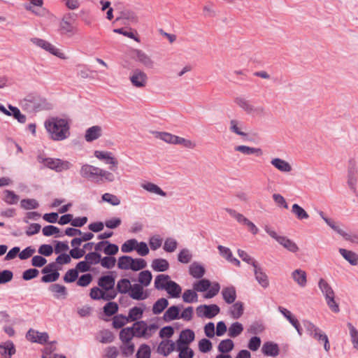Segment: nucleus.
<instances>
[{
    "label": "nucleus",
    "instance_id": "nucleus-1",
    "mask_svg": "<svg viewBox=\"0 0 358 358\" xmlns=\"http://www.w3.org/2000/svg\"><path fill=\"white\" fill-rule=\"evenodd\" d=\"M45 127L54 141H63L70 135V127L65 119L50 118L45 122Z\"/></svg>",
    "mask_w": 358,
    "mask_h": 358
},
{
    "label": "nucleus",
    "instance_id": "nucleus-2",
    "mask_svg": "<svg viewBox=\"0 0 358 358\" xmlns=\"http://www.w3.org/2000/svg\"><path fill=\"white\" fill-rule=\"evenodd\" d=\"M21 106L28 113H36L41 110H48L52 108V105L47 99L36 93L27 94L21 101Z\"/></svg>",
    "mask_w": 358,
    "mask_h": 358
},
{
    "label": "nucleus",
    "instance_id": "nucleus-3",
    "mask_svg": "<svg viewBox=\"0 0 358 358\" xmlns=\"http://www.w3.org/2000/svg\"><path fill=\"white\" fill-rule=\"evenodd\" d=\"M193 289L197 292H204L205 299H211L215 296L220 292V286L218 282L211 283L208 279L203 278L194 282L192 285Z\"/></svg>",
    "mask_w": 358,
    "mask_h": 358
},
{
    "label": "nucleus",
    "instance_id": "nucleus-4",
    "mask_svg": "<svg viewBox=\"0 0 358 358\" xmlns=\"http://www.w3.org/2000/svg\"><path fill=\"white\" fill-rule=\"evenodd\" d=\"M319 288L325 296L329 308L334 313L339 312L338 304L335 301V294L331 285L324 279L321 278L318 283Z\"/></svg>",
    "mask_w": 358,
    "mask_h": 358
},
{
    "label": "nucleus",
    "instance_id": "nucleus-5",
    "mask_svg": "<svg viewBox=\"0 0 358 358\" xmlns=\"http://www.w3.org/2000/svg\"><path fill=\"white\" fill-rule=\"evenodd\" d=\"M37 159L39 163L43 164L45 166L57 172H62L71 167V164L69 162L64 161L60 159L43 157L41 155H38Z\"/></svg>",
    "mask_w": 358,
    "mask_h": 358
},
{
    "label": "nucleus",
    "instance_id": "nucleus-6",
    "mask_svg": "<svg viewBox=\"0 0 358 358\" xmlns=\"http://www.w3.org/2000/svg\"><path fill=\"white\" fill-rule=\"evenodd\" d=\"M266 232L273 238H274L280 245L287 249L288 251L296 253L299 250V248L292 240L284 236L278 235L274 230L266 227Z\"/></svg>",
    "mask_w": 358,
    "mask_h": 358
},
{
    "label": "nucleus",
    "instance_id": "nucleus-7",
    "mask_svg": "<svg viewBox=\"0 0 358 358\" xmlns=\"http://www.w3.org/2000/svg\"><path fill=\"white\" fill-rule=\"evenodd\" d=\"M100 171L101 169L98 167L90 164H85L81 167L80 175L85 178L94 181L96 183H100L103 181V179L100 178L99 176Z\"/></svg>",
    "mask_w": 358,
    "mask_h": 358
},
{
    "label": "nucleus",
    "instance_id": "nucleus-8",
    "mask_svg": "<svg viewBox=\"0 0 358 358\" xmlns=\"http://www.w3.org/2000/svg\"><path fill=\"white\" fill-rule=\"evenodd\" d=\"M220 312V307L216 304L201 305L196 309V313L199 317L211 319Z\"/></svg>",
    "mask_w": 358,
    "mask_h": 358
},
{
    "label": "nucleus",
    "instance_id": "nucleus-9",
    "mask_svg": "<svg viewBox=\"0 0 358 358\" xmlns=\"http://www.w3.org/2000/svg\"><path fill=\"white\" fill-rule=\"evenodd\" d=\"M31 41L36 44L37 46L49 52L52 55L58 57L60 59H65L66 57L63 52L60 51L59 49L55 47L50 43L41 38H32Z\"/></svg>",
    "mask_w": 358,
    "mask_h": 358
},
{
    "label": "nucleus",
    "instance_id": "nucleus-10",
    "mask_svg": "<svg viewBox=\"0 0 358 358\" xmlns=\"http://www.w3.org/2000/svg\"><path fill=\"white\" fill-rule=\"evenodd\" d=\"M129 80L134 87L143 88L147 85L148 76L141 69H136L132 71Z\"/></svg>",
    "mask_w": 358,
    "mask_h": 358
},
{
    "label": "nucleus",
    "instance_id": "nucleus-11",
    "mask_svg": "<svg viewBox=\"0 0 358 358\" xmlns=\"http://www.w3.org/2000/svg\"><path fill=\"white\" fill-rule=\"evenodd\" d=\"M157 352L168 356L173 350L179 352V338L175 342L171 340H164L161 341L157 348Z\"/></svg>",
    "mask_w": 358,
    "mask_h": 358
},
{
    "label": "nucleus",
    "instance_id": "nucleus-12",
    "mask_svg": "<svg viewBox=\"0 0 358 358\" xmlns=\"http://www.w3.org/2000/svg\"><path fill=\"white\" fill-rule=\"evenodd\" d=\"M26 338L27 340L33 343L45 344L48 342L49 336L46 332L41 333L34 329H30L26 334Z\"/></svg>",
    "mask_w": 358,
    "mask_h": 358
},
{
    "label": "nucleus",
    "instance_id": "nucleus-13",
    "mask_svg": "<svg viewBox=\"0 0 358 358\" xmlns=\"http://www.w3.org/2000/svg\"><path fill=\"white\" fill-rule=\"evenodd\" d=\"M111 153L109 152L99 151L96 150L94 152V156L101 160H106V164H109L111 166H110V169L113 171H115L117 170V165L118 164L117 160L111 157Z\"/></svg>",
    "mask_w": 358,
    "mask_h": 358
},
{
    "label": "nucleus",
    "instance_id": "nucleus-14",
    "mask_svg": "<svg viewBox=\"0 0 358 358\" xmlns=\"http://www.w3.org/2000/svg\"><path fill=\"white\" fill-rule=\"evenodd\" d=\"M271 164L281 173H289L292 171V165L286 160L279 157L271 159Z\"/></svg>",
    "mask_w": 358,
    "mask_h": 358
},
{
    "label": "nucleus",
    "instance_id": "nucleus-15",
    "mask_svg": "<svg viewBox=\"0 0 358 358\" xmlns=\"http://www.w3.org/2000/svg\"><path fill=\"white\" fill-rule=\"evenodd\" d=\"M134 331V334L135 337L137 338H148L150 336L149 334H147L148 331V324L146 322L143 320L137 321L134 322L132 327H130Z\"/></svg>",
    "mask_w": 358,
    "mask_h": 358
},
{
    "label": "nucleus",
    "instance_id": "nucleus-16",
    "mask_svg": "<svg viewBox=\"0 0 358 358\" xmlns=\"http://www.w3.org/2000/svg\"><path fill=\"white\" fill-rule=\"evenodd\" d=\"M115 284V278L112 275L101 276L98 280V285L102 291H109L113 289Z\"/></svg>",
    "mask_w": 358,
    "mask_h": 358
},
{
    "label": "nucleus",
    "instance_id": "nucleus-17",
    "mask_svg": "<svg viewBox=\"0 0 358 358\" xmlns=\"http://www.w3.org/2000/svg\"><path fill=\"white\" fill-rule=\"evenodd\" d=\"M133 54L134 59L143 64L146 68L152 69L154 67V62L142 50H134Z\"/></svg>",
    "mask_w": 358,
    "mask_h": 358
},
{
    "label": "nucleus",
    "instance_id": "nucleus-18",
    "mask_svg": "<svg viewBox=\"0 0 358 358\" xmlns=\"http://www.w3.org/2000/svg\"><path fill=\"white\" fill-rule=\"evenodd\" d=\"M129 295L131 299L138 301L144 300L148 298V294L143 292V286L138 283L131 285Z\"/></svg>",
    "mask_w": 358,
    "mask_h": 358
},
{
    "label": "nucleus",
    "instance_id": "nucleus-19",
    "mask_svg": "<svg viewBox=\"0 0 358 358\" xmlns=\"http://www.w3.org/2000/svg\"><path fill=\"white\" fill-rule=\"evenodd\" d=\"M221 294L224 301L228 304L234 303L237 297L236 289L231 285L223 287Z\"/></svg>",
    "mask_w": 358,
    "mask_h": 358
},
{
    "label": "nucleus",
    "instance_id": "nucleus-20",
    "mask_svg": "<svg viewBox=\"0 0 358 358\" xmlns=\"http://www.w3.org/2000/svg\"><path fill=\"white\" fill-rule=\"evenodd\" d=\"M235 151L239 152L245 155H254L257 157L263 155V151L259 148L250 147L248 145H241L234 148Z\"/></svg>",
    "mask_w": 358,
    "mask_h": 358
},
{
    "label": "nucleus",
    "instance_id": "nucleus-21",
    "mask_svg": "<svg viewBox=\"0 0 358 358\" xmlns=\"http://www.w3.org/2000/svg\"><path fill=\"white\" fill-rule=\"evenodd\" d=\"M206 273L204 266L196 262H193L189 266V273L194 278H201Z\"/></svg>",
    "mask_w": 358,
    "mask_h": 358
},
{
    "label": "nucleus",
    "instance_id": "nucleus-22",
    "mask_svg": "<svg viewBox=\"0 0 358 358\" xmlns=\"http://www.w3.org/2000/svg\"><path fill=\"white\" fill-rule=\"evenodd\" d=\"M292 278L301 287H304L307 284V274L305 271L298 268L292 271Z\"/></svg>",
    "mask_w": 358,
    "mask_h": 358
},
{
    "label": "nucleus",
    "instance_id": "nucleus-23",
    "mask_svg": "<svg viewBox=\"0 0 358 358\" xmlns=\"http://www.w3.org/2000/svg\"><path fill=\"white\" fill-rule=\"evenodd\" d=\"M262 351L266 356L276 357L279 355V348L278 344L267 341L262 346Z\"/></svg>",
    "mask_w": 358,
    "mask_h": 358
},
{
    "label": "nucleus",
    "instance_id": "nucleus-24",
    "mask_svg": "<svg viewBox=\"0 0 358 358\" xmlns=\"http://www.w3.org/2000/svg\"><path fill=\"white\" fill-rule=\"evenodd\" d=\"M78 29L72 23L62 20L59 22V31L61 35L71 36L77 32Z\"/></svg>",
    "mask_w": 358,
    "mask_h": 358
},
{
    "label": "nucleus",
    "instance_id": "nucleus-25",
    "mask_svg": "<svg viewBox=\"0 0 358 358\" xmlns=\"http://www.w3.org/2000/svg\"><path fill=\"white\" fill-rule=\"evenodd\" d=\"M229 130L232 133H234L241 136H248V133L245 131L246 127L244 126L243 123L236 120H231L230 121Z\"/></svg>",
    "mask_w": 358,
    "mask_h": 358
},
{
    "label": "nucleus",
    "instance_id": "nucleus-26",
    "mask_svg": "<svg viewBox=\"0 0 358 358\" xmlns=\"http://www.w3.org/2000/svg\"><path fill=\"white\" fill-rule=\"evenodd\" d=\"M0 353L4 358H10L15 353V345L11 341L0 343Z\"/></svg>",
    "mask_w": 358,
    "mask_h": 358
},
{
    "label": "nucleus",
    "instance_id": "nucleus-27",
    "mask_svg": "<svg viewBox=\"0 0 358 358\" xmlns=\"http://www.w3.org/2000/svg\"><path fill=\"white\" fill-rule=\"evenodd\" d=\"M101 127L100 126H93L86 130L85 138L87 142H92L101 136Z\"/></svg>",
    "mask_w": 358,
    "mask_h": 358
},
{
    "label": "nucleus",
    "instance_id": "nucleus-28",
    "mask_svg": "<svg viewBox=\"0 0 358 358\" xmlns=\"http://www.w3.org/2000/svg\"><path fill=\"white\" fill-rule=\"evenodd\" d=\"M339 253L351 265L356 266L358 264V255L355 252L344 248H340Z\"/></svg>",
    "mask_w": 358,
    "mask_h": 358
},
{
    "label": "nucleus",
    "instance_id": "nucleus-29",
    "mask_svg": "<svg viewBox=\"0 0 358 358\" xmlns=\"http://www.w3.org/2000/svg\"><path fill=\"white\" fill-rule=\"evenodd\" d=\"M155 136L157 138H159L166 143H171V144H178L179 143V136L173 135L167 132H159L155 131L153 133Z\"/></svg>",
    "mask_w": 358,
    "mask_h": 358
},
{
    "label": "nucleus",
    "instance_id": "nucleus-30",
    "mask_svg": "<svg viewBox=\"0 0 358 358\" xmlns=\"http://www.w3.org/2000/svg\"><path fill=\"white\" fill-rule=\"evenodd\" d=\"M49 290L54 294L55 299H59L60 297L65 299L68 294L65 286L57 283L52 284L49 287Z\"/></svg>",
    "mask_w": 358,
    "mask_h": 358
},
{
    "label": "nucleus",
    "instance_id": "nucleus-31",
    "mask_svg": "<svg viewBox=\"0 0 358 358\" xmlns=\"http://www.w3.org/2000/svg\"><path fill=\"white\" fill-rule=\"evenodd\" d=\"M122 20H127L129 22L136 23L138 21V17L134 12L130 10H124L120 12V15L116 17L115 22Z\"/></svg>",
    "mask_w": 358,
    "mask_h": 358
},
{
    "label": "nucleus",
    "instance_id": "nucleus-32",
    "mask_svg": "<svg viewBox=\"0 0 358 358\" xmlns=\"http://www.w3.org/2000/svg\"><path fill=\"white\" fill-rule=\"evenodd\" d=\"M254 272L256 280L264 287L266 288L269 283L267 275L262 271V268L257 265L254 267Z\"/></svg>",
    "mask_w": 358,
    "mask_h": 358
},
{
    "label": "nucleus",
    "instance_id": "nucleus-33",
    "mask_svg": "<svg viewBox=\"0 0 358 358\" xmlns=\"http://www.w3.org/2000/svg\"><path fill=\"white\" fill-rule=\"evenodd\" d=\"M151 266L155 271L164 272L169 269V264L165 259H155Z\"/></svg>",
    "mask_w": 358,
    "mask_h": 358
},
{
    "label": "nucleus",
    "instance_id": "nucleus-34",
    "mask_svg": "<svg viewBox=\"0 0 358 358\" xmlns=\"http://www.w3.org/2000/svg\"><path fill=\"white\" fill-rule=\"evenodd\" d=\"M357 169L352 166L348 171V183L351 190L356 192V184L357 182Z\"/></svg>",
    "mask_w": 358,
    "mask_h": 358
},
{
    "label": "nucleus",
    "instance_id": "nucleus-35",
    "mask_svg": "<svg viewBox=\"0 0 358 358\" xmlns=\"http://www.w3.org/2000/svg\"><path fill=\"white\" fill-rule=\"evenodd\" d=\"M166 322H170L173 320L179 319V306H173L168 308L163 316Z\"/></svg>",
    "mask_w": 358,
    "mask_h": 358
},
{
    "label": "nucleus",
    "instance_id": "nucleus-36",
    "mask_svg": "<svg viewBox=\"0 0 358 358\" xmlns=\"http://www.w3.org/2000/svg\"><path fill=\"white\" fill-rule=\"evenodd\" d=\"M144 310L140 307L134 306L131 308L129 311L127 321L129 322H137L138 320L141 319L143 316Z\"/></svg>",
    "mask_w": 358,
    "mask_h": 358
},
{
    "label": "nucleus",
    "instance_id": "nucleus-37",
    "mask_svg": "<svg viewBox=\"0 0 358 358\" xmlns=\"http://www.w3.org/2000/svg\"><path fill=\"white\" fill-rule=\"evenodd\" d=\"M195 338L194 332L191 329H185L180 331V345H187L192 343Z\"/></svg>",
    "mask_w": 358,
    "mask_h": 358
},
{
    "label": "nucleus",
    "instance_id": "nucleus-38",
    "mask_svg": "<svg viewBox=\"0 0 358 358\" xmlns=\"http://www.w3.org/2000/svg\"><path fill=\"white\" fill-rule=\"evenodd\" d=\"M237 106L244 110L248 114H253L255 111V108L246 99L238 97L235 99Z\"/></svg>",
    "mask_w": 358,
    "mask_h": 358
},
{
    "label": "nucleus",
    "instance_id": "nucleus-39",
    "mask_svg": "<svg viewBox=\"0 0 358 358\" xmlns=\"http://www.w3.org/2000/svg\"><path fill=\"white\" fill-rule=\"evenodd\" d=\"M99 341L101 343H110L115 339L113 333L108 329H103L99 333Z\"/></svg>",
    "mask_w": 358,
    "mask_h": 358
},
{
    "label": "nucleus",
    "instance_id": "nucleus-40",
    "mask_svg": "<svg viewBox=\"0 0 358 358\" xmlns=\"http://www.w3.org/2000/svg\"><path fill=\"white\" fill-rule=\"evenodd\" d=\"M133 258L128 255H123L118 259L117 267L122 270H131Z\"/></svg>",
    "mask_w": 358,
    "mask_h": 358
},
{
    "label": "nucleus",
    "instance_id": "nucleus-41",
    "mask_svg": "<svg viewBox=\"0 0 358 358\" xmlns=\"http://www.w3.org/2000/svg\"><path fill=\"white\" fill-rule=\"evenodd\" d=\"M229 313L234 319H238L243 313V304L238 301L234 303L229 309Z\"/></svg>",
    "mask_w": 358,
    "mask_h": 358
},
{
    "label": "nucleus",
    "instance_id": "nucleus-42",
    "mask_svg": "<svg viewBox=\"0 0 358 358\" xmlns=\"http://www.w3.org/2000/svg\"><path fill=\"white\" fill-rule=\"evenodd\" d=\"M131 287V282L127 278H122L118 280L116 286V289L119 293L127 294L129 293Z\"/></svg>",
    "mask_w": 358,
    "mask_h": 358
},
{
    "label": "nucleus",
    "instance_id": "nucleus-43",
    "mask_svg": "<svg viewBox=\"0 0 358 358\" xmlns=\"http://www.w3.org/2000/svg\"><path fill=\"white\" fill-rule=\"evenodd\" d=\"M120 339L123 343V344L131 343L130 341L134 336V331H132L131 327H126L122 329L120 331Z\"/></svg>",
    "mask_w": 358,
    "mask_h": 358
},
{
    "label": "nucleus",
    "instance_id": "nucleus-44",
    "mask_svg": "<svg viewBox=\"0 0 358 358\" xmlns=\"http://www.w3.org/2000/svg\"><path fill=\"white\" fill-rule=\"evenodd\" d=\"M243 331V326L240 322L232 323L228 329V336L231 338L238 336Z\"/></svg>",
    "mask_w": 358,
    "mask_h": 358
},
{
    "label": "nucleus",
    "instance_id": "nucleus-45",
    "mask_svg": "<svg viewBox=\"0 0 358 358\" xmlns=\"http://www.w3.org/2000/svg\"><path fill=\"white\" fill-rule=\"evenodd\" d=\"M8 108H9V114H8V116H13L20 123H24L26 122V120H27L26 116L21 113V112L18 108L13 106L11 105H9Z\"/></svg>",
    "mask_w": 358,
    "mask_h": 358
},
{
    "label": "nucleus",
    "instance_id": "nucleus-46",
    "mask_svg": "<svg viewBox=\"0 0 358 358\" xmlns=\"http://www.w3.org/2000/svg\"><path fill=\"white\" fill-rule=\"evenodd\" d=\"M169 301L165 298L158 299L153 305L152 312L155 315H159L168 306Z\"/></svg>",
    "mask_w": 358,
    "mask_h": 358
},
{
    "label": "nucleus",
    "instance_id": "nucleus-47",
    "mask_svg": "<svg viewBox=\"0 0 358 358\" xmlns=\"http://www.w3.org/2000/svg\"><path fill=\"white\" fill-rule=\"evenodd\" d=\"M170 278L169 275L164 274H159L155 278V287L157 289H164L167 285V282Z\"/></svg>",
    "mask_w": 358,
    "mask_h": 358
},
{
    "label": "nucleus",
    "instance_id": "nucleus-48",
    "mask_svg": "<svg viewBox=\"0 0 358 358\" xmlns=\"http://www.w3.org/2000/svg\"><path fill=\"white\" fill-rule=\"evenodd\" d=\"M292 213L299 220H304L308 219L309 217L308 213L297 203H294L292 205Z\"/></svg>",
    "mask_w": 358,
    "mask_h": 358
},
{
    "label": "nucleus",
    "instance_id": "nucleus-49",
    "mask_svg": "<svg viewBox=\"0 0 358 358\" xmlns=\"http://www.w3.org/2000/svg\"><path fill=\"white\" fill-rule=\"evenodd\" d=\"M141 187L149 192L160 196H166V193L157 185L152 182H146L141 185Z\"/></svg>",
    "mask_w": 358,
    "mask_h": 358
},
{
    "label": "nucleus",
    "instance_id": "nucleus-50",
    "mask_svg": "<svg viewBox=\"0 0 358 358\" xmlns=\"http://www.w3.org/2000/svg\"><path fill=\"white\" fill-rule=\"evenodd\" d=\"M234 347V342L231 339H225L222 341L218 345V351L222 353H227L233 350Z\"/></svg>",
    "mask_w": 358,
    "mask_h": 358
},
{
    "label": "nucleus",
    "instance_id": "nucleus-51",
    "mask_svg": "<svg viewBox=\"0 0 358 358\" xmlns=\"http://www.w3.org/2000/svg\"><path fill=\"white\" fill-rule=\"evenodd\" d=\"M152 278V273L150 271H143L139 273L138 282L142 286L147 287L150 285Z\"/></svg>",
    "mask_w": 358,
    "mask_h": 358
},
{
    "label": "nucleus",
    "instance_id": "nucleus-52",
    "mask_svg": "<svg viewBox=\"0 0 358 358\" xmlns=\"http://www.w3.org/2000/svg\"><path fill=\"white\" fill-rule=\"evenodd\" d=\"M3 200L8 204L12 205L17 203L19 196L13 191L6 189L3 191Z\"/></svg>",
    "mask_w": 358,
    "mask_h": 358
},
{
    "label": "nucleus",
    "instance_id": "nucleus-53",
    "mask_svg": "<svg viewBox=\"0 0 358 358\" xmlns=\"http://www.w3.org/2000/svg\"><path fill=\"white\" fill-rule=\"evenodd\" d=\"M138 241L135 238H131L125 241L121 246V250L124 253H129L136 250Z\"/></svg>",
    "mask_w": 358,
    "mask_h": 358
},
{
    "label": "nucleus",
    "instance_id": "nucleus-54",
    "mask_svg": "<svg viewBox=\"0 0 358 358\" xmlns=\"http://www.w3.org/2000/svg\"><path fill=\"white\" fill-rule=\"evenodd\" d=\"M103 313L106 316L110 317L118 311V305L113 301H108L103 308Z\"/></svg>",
    "mask_w": 358,
    "mask_h": 358
},
{
    "label": "nucleus",
    "instance_id": "nucleus-55",
    "mask_svg": "<svg viewBox=\"0 0 358 358\" xmlns=\"http://www.w3.org/2000/svg\"><path fill=\"white\" fill-rule=\"evenodd\" d=\"M196 291L193 289H187L182 294V300L186 303H193L198 301V295Z\"/></svg>",
    "mask_w": 358,
    "mask_h": 358
},
{
    "label": "nucleus",
    "instance_id": "nucleus-56",
    "mask_svg": "<svg viewBox=\"0 0 358 358\" xmlns=\"http://www.w3.org/2000/svg\"><path fill=\"white\" fill-rule=\"evenodd\" d=\"M164 289L166 290L172 297H179V285L176 282L171 280L168 282L166 288Z\"/></svg>",
    "mask_w": 358,
    "mask_h": 358
},
{
    "label": "nucleus",
    "instance_id": "nucleus-57",
    "mask_svg": "<svg viewBox=\"0 0 358 358\" xmlns=\"http://www.w3.org/2000/svg\"><path fill=\"white\" fill-rule=\"evenodd\" d=\"M127 322L129 321L127 316L121 314L113 317L112 324L113 328L118 329L123 327Z\"/></svg>",
    "mask_w": 358,
    "mask_h": 358
},
{
    "label": "nucleus",
    "instance_id": "nucleus-58",
    "mask_svg": "<svg viewBox=\"0 0 358 358\" xmlns=\"http://www.w3.org/2000/svg\"><path fill=\"white\" fill-rule=\"evenodd\" d=\"M313 337L318 341H322L324 343V348L327 352H329L330 350V345L329 342V339L327 336L322 333L321 330H319L316 334H315Z\"/></svg>",
    "mask_w": 358,
    "mask_h": 358
},
{
    "label": "nucleus",
    "instance_id": "nucleus-59",
    "mask_svg": "<svg viewBox=\"0 0 358 358\" xmlns=\"http://www.w3.org/2000/svg\"><path fill=\"white\" fill-rule=\"evenodd\" d=\"M21 208L25 210L36 209L39 206L38 201L34 199H24L20 202Z\"/></svg>",
    "mask_w": 358,
    "mask_h": 358
},
{
    "label": "nucleus",
    "instance_id": "nucleus-60",
    "mask_svg": "<svg viewBox=\"0 0 358 358\" xmlns=\"http://www.w3.org/2000/svg\"><path fill=\"white\" fill-rule=\"evenodd\" d=\"M151 350L147 344H142L136 355V358H150Z\"/></svg>",
    "mask_w": 358,
    "mask_h": 358
},
{
    "label": "nucleus",
    "instance_id": "nucleus-61",
    "mask_svg": "<svg viewBox=\"0 0 358 358\" xmlns=\"http://www.w3.org/2000/svg\"><path fill=\"white\" fill-rule=\"evenodd\" d=\"M348 327L350 330V335L352 345L354 348L358 350V331L351 323H348Z\"/></svg>",
    "mask_w": 358,
    "mask_h": 358
},
{
    "label": "nucleus",
    "instance_id": "nucleus-62",
    "mask_svg": "<svg viewBox=\"0 0 358 358\" xmlns=\"http://www.w3.org/2000/svg\"><path fill=\"white\" fill-rule=\"evenodd\" d=\"M147 266V263L145 259L141 258H133V262L131 263V271H138L145 268Z\"/></svg>",
    "mask_w": 358,
    "mask_h": 358
},
{
    "label": "nucleus",
    "instance_id": "nucleus-63",
    "mask_svg": "<svg viewBox=\"0 0 358 358\" xmlns=\"http://www.w3.org/2000/svg\"><path fill=\"white\" fill-rule=\"evenodd\" d=\"M101 255L97 252H91L85 255V260L90 264H99L101 261Z\"/></svg>",
    "mask_w": 358,
    "mask_h": 358
},
{
    "label": "nucleus",
    "instance_id": "nucleus-64",
    "mask_svg": "<svg viewBox=\"0 0 358 358\" xmlns=\"http://www.w3.org/2000/svg\"><path fill=\"white\" fill-rule=\"evenodd\" d=\"M120 349L122 351V356H124L125 357H128L134 354V350H135V345L132 343H129L123 344V345H122L120 347Z\"/></svg>",
    "mask_w": 358,
    "mask_h": 358
}]
</instances>
